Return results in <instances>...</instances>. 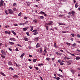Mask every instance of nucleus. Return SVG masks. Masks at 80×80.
Listing matches in <instances>:
<instances>
[{"label":"nucleus","mask_w":80,"mask_h":80,"mask_svg":"<svg viewBox=\"0 0 80 80\" xmlns=\"http://www.w3.org/2000/svg\"><path fill=\"white\" fill-rule=\"evenodd\" d=\"M76 60H79L80 59V57H77L76 58Z\"/></svg>","instance_id":"25"},{"label":"nucleus","mask_w":80,"mask_h":80,"mask_svg":"<svg viewBox=\"0 0 80 80\" xmlns=\"http://www.w3.org/2000/svg\"><path fill=\"white\" fill-rule=\"evenodd\" d=\"M8 11L9 13H11V14H12V13H13V11H12V10L11 9H9L8 10Z\"/></svg>","instance_id":"6"},{"label":"nucleus","mask_w":80,"mask_h":80,"mask_svg":"<svg viewBox=\"0 0 80 80\" xmlns=\"http://www.w3.org/2000/svg\"><path fill=\"white\" fill-rule=\"evenodd\" d=\"M38 33V32H37V30H35L34 32L33 33L34 35H37Z\"/></svg>","instance_id":"2"},{"label":"nucleus","mask_w":80,"mask_h":80,"mask_svg":"<svg viewBox=\"0 0 80 80\" xmlns=\"http://www.w3.org/2000/svg\"><path fill=\"white\" fill-rule=\"evenodd\" d=\"M9 50H10V51H11V52H12V49L10 48H8Z\"/></svg>","instance_id":"47"},{"label":"nucleus","mask_w":80,"mask_h":80,"mask_svg":"<svg viewBox=\"0 0 80 80\" xmlns=\"http://www.w3.org/2000/svg\"><path fill=\"white\" fill-rule=\"evenodd\" d=\"M77 51L78 52H80V50L79 49H77Z\"/></svg>","instance_id":"59"},{"label":"nucleus","mask_w":80,"mask_h":80,"mask_svg":"<svg viewBox=\"0 0 80 80\" xmlns=\"http://www.w3.org/2000/svg\"><path fill=\"white\" fill-rule=\"evenodd\" d=\"M66 44L68 45H69V46H70L71 45L70 43L69 42H67Z\"/></svg>","instance_id":"27"},{"label":"nucleus","mask_w":80,"mask_h":80,"mask_svg":"<svg viewBox=\"0 0 80 80\" xmlns=\"http://www.w3.org/2000/svg\"><path fill=\"white\" fill-rule=\"evenodd\" d=\"M35 68H36V70H38V67H35Z\"/></svg>","instance_id":"45"},{"label":"nucleus","mask_w":80,"mask_h":80,"mask_svg":"<svg viewBox=\"0 0 80 80\" xmlns=\"http://www.w3.org/2000/svg\"><path fill=\"white\" fill-rule=\"evenodd\" d=\"M62 33H65L67 32L65 31H62Z\"/></svg>","instance_id":"60"},{"label":"nucleus","mask_w":80,"mask_h":80,"mask_svg":"<svg viewBox=\"0 0 80 80\" xmlns=\"http://www.w3.org/2000/svg\"><path fill=\"white\" fill-rule=\"evenodd\" d=\"M75 7L76 8H77L78 7V3H76L75 4Z\"/></svg>","instance_id":"22"},{"label":"nucleus","mask_w":80,"mask_h":80,"mask_svg":"<svg viewBox=\"0 0 80 80\" xmlns=\"http://www.w3.org/2000/svg\"><path fill=\"white\" fill-rule=\"evenodd\" d=\"M60 65H63V64H64V63L62 62H60Z\"/></svg>","instance_id":"32"},{"label":"nucleus","mask_w":80,"mask_h":80,"mask_svg":"<svg viewBox=\"0 0 80 80\" xmlns=\"http://www.w3.org/2000/svg\"><path fill=\"white\" fill-rule=\"evenodd\" d=\"M64 16V15H60L58 16V17H62L63 16Z\"/></svg>","instance_id":"30"},{"label":"nucleus","mask_w":80,"mask_h":80,"mask_svg":"<svg viewBox=\"0 0 80 80\" xmlns=\"http://www.w3.org/2000/svg\"><path fill=\"white\" fill-rule=\"evenodd\" d=\"M66 59H68V60H70V59H71V58H67Z\"/></svg>","instance_id":"57"},{"label":"nucleus","mask_w":80,"mask_h":80,"mask_svg":"<svg viewBox=\"0 0 80 80\" xmlns=\"http://www.w3.org/2000/svg\"><path fill=\"white\" fill-rule=\"evenodd\" d=\"M71 35H72V36L73 37H75V35H74V34L73 33Z\"/></svg>","instance_id":"49"},{"label":"nucleus","mask_w":80,"mask_h":80,"mask_svg":"<svg viewBox=\"0 0 80 80\" xmlns=\"http://www.w3.org/2000/svg\"><path fill=\"white\" fill-rule=\"evenodd\" d=\"M37 59H34L33 60V62H37Z\"/></svg>","instance_id":"24"},{"label":"nucleus","mask_w":80,"mask_h":80,"mask_svg":"<svg viewBox=\"0 0 80 80\" xmlns=\"http://www.w3.org/2000/svg\"><path fill=\"white\" fill-rule=\"evenodd\" d=\"M16 65V67H18V65H17V64L16 63H15Z\"/></svg>","instance_id":"62"},{"label":"nucleus","mask_w":80,"mask_h":80,"mask_svg":"<svg viewBox=\"0 0 80 80\" xmlns=\"http://www.w3.org/2000/svg\"><path fill=\"white\" fill-rule=\"evenodd\" d=\"M16 51L19 52V50L18 49V48H17L15 49Z\"/></svg>","instance_id":"37"},{"label":"nucleus","mask_w":80,"mask_h":80,"mask_svg":"<svg viewBox=\"0 0 80 80\" xmlns=\"http://www.w3.org/2000/svg\"><path fill=\"white\" fill-rule=\"evenodd\" d=\"M58 77H61V78H63V76L59 74H58Z\"/></svg>","instance_id":"16"},{"label":"nucleus","mask_w":80,"mask_h":80,"mask_svg":"<svg viewBox=\"0 0 80 80\" xmlns=\"http://www.w3.org/2000/svg\"><path fill=\"white\" fill-rule=\"evenodd\" d=\"M17 5V3H14L13 4V6H16Z\"/></svg>","instance_id":"43"},{"label":"nucleus","mask_w":80,"mask_h":80,"mask_svg":"<svg viewBox=\"0 0 80 80\" xmlns=\"http://www.w3.org/2000/svg\"><path fill=\"white\" fill-rule=\"evenodd\" d=\"M3 1L1 0V2H0V7L3 6Z\"/></svg>","instance_id":"4"},{"label":"nucleus","mask_w":80,"mask_h":80,"mask_svg":"<svg viewBox=\"0 0 80 80\" xmlns=\"http://www.w3.org/2000/svg\"><path fill=\"white\" fill-rule=\"evenodd\" d=\"M30 28H31V29H30L31 31H32V30H33V26H31Z\"/></svg>","instance_id":"19"},{"label":"nucleus","mask_w":80,"mask_h":80,"mask_svg":"<svg viewBox=\"0 0 80 80\" xmlns=\"http://www.w3.org/2000/svg\"><path fill=\"white\" fill-rule=\"evenodd\" d=\"M25 55V53H22L21 56L20 57L21 58H23V57Z\"/></svg>","instance_id":"14"},{"label":"nucleus","mask_w":80,"mask_h":80,"mask_svg":"<svg viewBox=\"0 0 80 80\" xmlns=\"http://www.w3.org/2000/svg\"><path fill=\"white\" fill-rule=\"evenodd\" d=\"M52 23H53V22L52 21H50L48 23V24H49V25H52Z\"/></svg>","instance_id":"9"},{"label":"nucleus","mask_w":80,"mask_h":80,"mask_svg":"<svg viewBox=\"0 0 80 80\" xmlns=\"http://www.w3.org/2000/svg\"><path fill=\"white\" fill-rule=\"evenodd\" d=\"M77 36L78 37V38H80V36L79 34H78Z\"/></svg>","instance_id":"50"},{"label":"nucleus","mask_w":80,"mask_h":80,"mask_svg":"<svg viewBox=\"0 0 80 80\" xmlns=\"http://www.w3.org/2000/svg\"><path fill=\"white\" fill-rule=\"evenodd\" d=\"M46 59L47 60H48V61H49V60H50V58H47Z\"/></svg>","instance_id":"36"},{"label":"nucleus","mask_w":80,"mask_h":80,"mask_svg":"<svg viewBox=\"0 0 80 80\" xmlns=\"http://www.w3.org/2000/svg\"><path fill=\"white\" fill-rule=\"evenodd\" d=\"M33 22L34 23H37V22H38V20L37 19H34L33 20Z\"/></svg>","instance_id":"15"},{"label":"nucleus","mask_w":80,"mask_h":80,"mask_svg":"<svg viewBox=\"0 0 80 80\" xmlns=\"http://www.w3.org/2000/svg\"><path fill=\"white\" fill-rule=\"evenodd\" d=\"M40 47V45H39V43H38L36 45V48H38Z\"/></svg>","instance_id":"18"},{"label":"nucleus","mask_w":80,"mask_h":80,"mask_svg":"<svg viewBox=\"0 0 80 80\" xmlns=\"http://www.w3.org/2000/svg\"><path fill=\"white\" fill-rule=\"evenodd\" d=\"M71 13L72 14V15L73 16V15H74V14L75 13V11H72L71 12Z\"/></svg>","instance_id":"17"},{"label":"nucleus","mask_w":80,"mask_h":80,"mask_svg":"<svg viewBox=\"0 0 80 80\" xmlns=\"http://www.w3.org/2000/svg\"><path fill=\"white\" fill-rule=\"evenodd\" d=\"M68 14H69V15H71L72 14V12H70L68 13Z\"/></svg>","instance_id":"53"},{"label":"nucleus","mask_w":80,"mask_h":80,"mask_svg":"<svg viewBox=\"0 0 80 80\" xmlns=\"http://www.w3.org/2000/svg\"><path fill=\"white\" fill-rule=\"evenodd\" d=\"M45 13V12H42V11H41L40 12V13L41 14H44V13Z\"/></svg>","instance_id":"41"},{"label":"nucleus","mask_w":80,"mask_h":80,"mask_svg":"<svg viewBox=\"0 0 80 80\" xmlns=\"http://www.w3.org/2000/svg\"><path fill=\"white\" fill-rule=\"evenodd\" d=\"M69 54H70V55H72V56L73 57H74V56H75V54H72L71 53H70Z\"/></svg>","instance_id":"33"},{"label":"nucleus","mask_w":80,"mask_h":80,"mask_svg":"<svg viewBox=\"0 0 80 80\" xmlns=\"http://www.w3.org/2000/svg\"><path fill=\"white\" fill-rule=\"evenodd\" d=\"M60 78L59 77H58L56 78V79L57 80H60Z\"/></svg>","instance_id":"38"},{"label":"nucleus","mask_w":80,"mask_h":80,"mask_svg":"<svg viewBox=\"0 0 80 80\" xmlns=\"http://www.w3.org/2000/svg\"><path fill=\"white\" fill-rule=\"evenodd\" d=\"M16 10H17V9H16V8H14L13 9V10L14 11H16Z\"/></svg>","instance_id":"56"},{"label":"nucleus","mask_w":80,"mask_h":80,"mask_svg":"<svg viewBox=\"0 0 80 80\" xmlns=\"http://www.w3.org/2000/svg\"><path fill=\"white\" fill-rule=\"evenodd\" d=\"M5 33H6V34H9V35H10V32H8L7 31H5Z\"/></svg>","instance_id":"8"},{"label":"nucleus","mask_w":80,"mask_h":80,"mask_svg":"<svg viewBox=\"0 0 80 80\" xmlns=\"http://www.w3.org/2000/svg\"><path fill=\"white\" fill-rule=\"evenodd\" d=\"M2 54L3 55H6V53L4 52L3 53H2Z\"/></svg>","instance_id":"46"},{"label":"nucleus","mask_w":80,"mask_h":80,"mask_svg":"<svg viewBox=\"0 0 80 80\" xmlns=\"http://www.w3.org/2000/svg\"><path fill=\"white\" fill-rule=\"evenodd\" d=\"M47 25H49L48 23H45V27H46V28L47 30H48V26H47Z\"/></svg>","instance_id":"1"},{"label":"nucleus","mask_w":80,"mask_h":80,"mask_svg":"<svg viewBox=\"0 0 80 80\" xmlns=\"http://www.w3.org/2000/svg\"><path fill=\"white\" fill-rule=\"evenodd\" d=\"M9 65H12V63L11 61H9L8 62Z\"/></svg>","instance_id":"13"},{"label":"nucleus","mask_w":80,"mask_h":80,"mask_svg":"<svg viewBox=\"0 0 80 80\" xmlns=\"http://www.w3.org/2000/svg\"><path fill=\"white\" fill-rule=\"evenodd\" d=\"M71 72H72V73H73V74L75 73V72H74V71H73V70H72Z\"/></svg>","instance_id":"52"},{"label":"nucleus","mask_w":80,"mask_h":80,"mask_svg":"<svg viewBox=\"0 0 80 80\" xmlns=\"http://www.w3.org/2000/svg\"><path fill=\"white\" fill-rule=\"evenodd\" d=\"M19 25H20V26L22 25H24V23H21L19 24Z\"/></svg>","instance_id":"26"},{"label":"nucleus","mask_w":80,"mask_h":80,"mask_svg":"<svg viewBox=\"0 0 80 80\" xmlns=\"http://www.w3.org/2000/svg\"><path fill=\"white\" fill-rule=\"evenodd\" d=\"M56 54H57L58 56H60L62 55V53H60L58 52H56L55 53Z\"/></svg>","instance_id":"3"},{"label":"nucleus","mask_w":80,"mask_h":80,"mask_svg":"<svg viewBox=\"0 0 80 80\" xmlns=\"http://www.w3.org/2000/svg\"><path fill=\"white\" fill-rule=\"evenodd\" d=\"M14 26H16V27H17L18 26V24H14Z\"/></svg>","instance_id":"55"},{"label":"nucleus","mask_w":80,"mask_h":80,"mask_svg":"<svg viewBox=\"0 0 80 80\" xmlns=\"http://www.w3.org/2000/svg\"><path fill=\"white\" fill-rule=\"evenodd\" d=\"M9 40L12 41H16V39L15 38H10Z\"/></svg>","instance_id":"5"},{"label":"nucleus","mask_w":80,"mask_h":80,"mask_svg":"<svg viewBox=\"0 0 80 80\" xmlns=\"http://www.w3.org/2000/svg\"><path fill=\"white\" fill-rule=\"evenodd\" d=\"M76 45V43H74V44L72 45V47H75V46Z\"/></svg>","instance_id":"42"},{"label":"nucleus","mask_w":80,"mask_h":80,"mask_svg":"<svg viewBox=\"0 0 80 80\" xmlns=\"http://www.w3.org/2000/svg\"><path fill=\"white\" fill-rule=\"evenodd\" d=\"M1 74L4 76V77H5V74H4L3 73L1 72Z\"/></svg>","instance_id":"23"},{"label":"nucleus","mask_w":80,"mask_h":80,"mask_svg":"<svg viewBox=\"0 0 80 80\" xmlns=\"http://www.w3.org/2000/svg\"><path fill=\"white\" fill-rule=\"evenodd\" d=\"M12 77L13 78H18V76L17 75L13 76Z\"/></svg>","instance_id":"10"},{"label":"nucleus","mask_w":80,"mask_h":80,"mask_svg":"<svg viewBox=\"0 0 80 80\" xmlns=\"http://www.w3.org/2000/svg\"><path fill=\"white\" fill-rule=\"evenodd\" d=\"M24 40H25V41H26V42H27V41L28 40V39L27 38H24Z\"/></svg>","instance_id":"12"},{"label":"nucleus","mask_w":80,"mask_h":80,"mask_svg":"<svg viewBox=\"0 0 80 80\" xmlns=\"http://www.w3.org/2000/svg\"><path fill=\"white\" fill-rule=\"evenodd\" d=\"M9 43L10 45H14V42H9Z\"/></svg>","instance_id":"20"},{"label":"nucleus","mask_w":80,"mask_h":80,"mask_svg":"<svg viewBox=\"0 0 80 80\" xmlns=\"http://www.w3.org/2000/svg\"><path fill=\"white\" fill-rule=\"evenodd\" d=\"M58 24H59L60 25H65V24L62 22H58Z\"/></svg>","instance_id":"11"},{"label":"nucleus","mask_w":80,"mask_h":80,"mask_svg":"<svg viewBox=\"0 0 80 80\" xmlns=\"http://www.w3.org/2000/svg\"><path fill=\"white\" fill-rule=\"evenodd\" d=\"M52 61H53V60H55V58H52Z\"/></svg>","instance_id":"61"},{"label":"nucleus","mask_w":80,"mask_h":80,"mask_svg":"<svg viewBox=\"0 0 80 80\" xmlns=\"http://www.w3.org/2000/svg\"><path fill=\"white\" fill-rule=\"evenodd\" d=\"M5 46H6V47H7V46H8V44H5Z\"/></svg>","instance_id":"58"},{"label":"nucleus","mask_w":80,"mask_h":80,"mask_svg":"<svg viewBox=\"0 0 80 80\" xmlns=\"http://www.w3.org/2000/svg\"><path fill=\"white\" fill-rule=\"evenodd\" d=\"M27 17H24V19H25V20H26V19H27Z\"/></svg>","instance_id":"64"},{"label":"nucleus","mask_w":80,"mask_h":80,"mask_svg":"<svg viewBox=\"0 0 80 80\" xmlns=\"http://www.w3.org/2000/svg\"><path fill=\"white\" fill-rule=\"evenodd\" d=\"M43 15L45 16V17H47V14L45 12L43 14Z\"/></svg>","instance_id":"54"},{"label":"nucleus","mask_w":80,"mask_h":80,"mask_svg":"<svg viewBox=\"0 0 80 80\" xmlns=\"http://www.w3.org/2000/svg\"><path fill=\"white\" fill-rule=\"evenodd\" d=\"M67 17H68V18H70V16H68Z\"/></svg>","instance_id":"63"},{"label":"nucleus","mask_w":80,"mask_h":80,"mask_svg":"<svg viewBox=\"0 0 80 80\" xmlns=\"http://www.w3.org/2000/svg\"><path fill=\"white\" fill-rule=\"evenodd\" d=\"M1 56L2 58H5V56L2 55V54H1Z\"/></svg>","instance_id":"34"},{"label":"nucleus","mask_w":80,"mask_h":80,"mask_svg":"<svg viewBox=\"0 0 80 80\" xmlns=\"http://www.w3.org/2000/svg\"><path fill=\"white\" fill-rule=\"evenodd\" d=\"M4 52L2 50L1 51V52L2 53H3L4 52Z\"/></svg>","instance_id":"51"},{"label":"nucleus","mask_w":80,"mask_h":80,"mask_svg":"<svg viewBox=\"0 0 80 80\" xmlns=\"http://www.w3.org/2000/svg\"><path fill=\"white\" fill-rule=\"evenodd\" d=\"M27 30V29L25 28H23V31H26V30Z\"/></svg>","instance_id":"28"},{"label":"nucleus","mask_w":80,"mask_h":80,"mask_svg":"<svg viewBox=\"0 0 80 80\" xmlns=\"http://www.w3.org/2000/svg\"><path fill=\"white\" fill-rule=\"evenodd\" d=\"M66 62H67V63H71V62H72V61H71V60H70L69 61H66Z\"/></svg>","instance_id":"21"},{"label":"nucleus","mask_w":80,"mask_h":80,"mask_svg":"<svg viewBox=\"0 0 80 80\" xmlns=\"http://www.w3.org/2000/svg\"><path fill=\"white\" fill-rule=\"evenodd\" d=\"M9 69H10V70H14L13 68H12L11 67H9Z\"/></svg>","instance_id":"35"},{"label":"nucleus","mask_w":80,"mask_h":80,"mask_svg":"<svg viewBox=\"0 0 80 80\" xmlns=\"http://www.w3.org/2000/svg\"><path fill=\"white\" fill-rule=\"evenodd\" d=\"M17 45H18L19 47H22V45L20 44H17Z\"/></svg>","instance_id":"40"},{"label":"nucleus","mask_w":80,"mask_h":80,"mask_svg":"<svg viewBox=\"0 0 80 80\" xmlns=\"http://www.w3.org/2000/svg\"><path fill=\"white\" fill-rule=\"evenodd\" d=\"M40 18L41 19H43L44 18V17H43V16H41L40 17Z\"/></svg>","instance_id":"29"},{"label":"nucleus","mask_w":80,"mask_h":80,"mask_svg":"<svg viewBox=\"0 0 80 80\" xmlns=\"http://www.w3.org/2000/svg\"><path fill=\"white\" fill-rule=\"evenodd\" d=\"M28 23V21H27L26 22H25L24 23V25H25V24H26V23Z\"/></svg>","instance_id":"39"},{"label":"nucleus","mask_w":80,"mask_h":80,"mask_svg":"<svg viewBox=\"0 0 80 80\" xmlns=\"http://www.w3.org/2000/svg\"><path fill=\"white\" fill-rule=\"evenodd\" d=\"M22 15V13L21 12H20L18 15V16H21V15Z\"/></svg>","instance_id":"48"},{"label":"nucleus","mask_w":80,"mask_h":80,"mask_svg":"<svg viewBox=\"0 0 80 80\" xmlns=\"http://www.w3.org/2000/svg\"><path fill=\"white\" fill-rule=\"evenodd\" d=\"M26 34L28 35V36H29V35H30L29 32H27L26 33Z\"/></svg>","instance_id":"44"},{"label":"nucleus","mask_w":80,"mask_h":80,"mask_svg":"<svg viewBox=\"0 0 80 80\" xmlns=\"http://www.w3.org/2000/svg\"><path fill=\"white\" fill-rule=\"evenodd\" d=\"M12 33L14 35H16V33H15V32L14 31H12Z\"/></svg>","instance_id":"31"},{"label":"nucleus","mask_w":80,"mask_h":80,"mask_svg":"<svg viewBox=\"0 0 80 80\" xmlns=\"http://www.w3.org/2000/svg\"><path fill=\"white\" fill-rule=\"evenodd\" d=\"M39 38L38 37H37L35 38L34 39V41L36 42H38V38Z\"/></svg>","instance_id":"7"}]
</instances>
